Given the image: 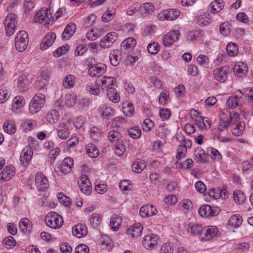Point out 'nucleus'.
Segmentation results:
<instances>
[{
  "label": "nucleus",
  "instance_id": "f257e3e1",
  "mask_svg": "<svg viewBox=\"0 0 253 253\" xmlns=\"http://www.w3.org/2000/svg\"><path fill=\"white\" fill-rule=\"evenodd\" d=\"M239 114L234 112L232 115L231 113L226 110L220 115V120L218 125V130L223 131L227 128L231 124L238 122Z\"/></svg>",
  "mask_w": 253,
  "mask_h": 253
},
{
  "label": "nucleus",
  "instance_id": "f03ea898",
  "mask_svg": "<svg viewBox=\"0 0 253 253\" xmlns=\"http://www.w3.org/2000/svg\"><path fill=\"white\" fill-rule=\"evenodd\" d=\"M47 226L53 229H58L63 224L62 217L55 212H50L45 217L44 219Z\"/></svg>",
  "mask_w": 253,
  "mask_h": 253
},
{
  "label": "nucleus",
  "instance_id": "7ed1b4c3",
  "mask_svg": "<svg viewBox=\"0 0 253 253\" xmlns=\"http://www.w3.org/2000/svg\"><path fill=\"white\" fill-rule=\"evenodd\" d=\"M45 103V96L42 93L36 94L29 104V111L31 114L39 112Z\"/></svg>",
  "mask_w": 253,
  "mask_h": 253
},
{
  "label": "nucleus",
  "instance_id": "20e7f679",
  "mask_svg": "<svg viewBox=\"0 0 253 253\" xmlns=\"http://www.w3.org/2000/svg\"><path fill=\"white\" fill-rule=\"evenodd\" d=\"M28 35L25 31H20L15 38V48L19 51H24L28 43Z\"/></svg>",
  "mask_w": 253,
  "mask_h": 253
},
{
  "label": "nucleus",
  "instance_id": "39448f33",
  "mask_svg": "<svg viewBox=\"0 0 253 253\" xmlns=\"http://www.w3.org/2000/svg\"><path fill=\"white\" fill-rule=\"evenodd\" d=\"M73 165V159L70 157H66L64 159L62 164L55 168V171L58 175L63 176L71 171Z\"/></svg>",
  "mask_w": 253,
  "mask_h": 253
},
{
  "label": "nucleus",
  "instance_id": "423d86ee",
  "mask_svg": "<svg viewBox=\"0 0 253 253\" xmlns=\"http://www.w3.org/2000/svg\"><path fill=\"white\" fill-rule=\"evenodd\" d=\"M49 11V10L47 8L41 9L36 13L34 17V21L40 23H43L44 26H47L50 22V19L52 17L50 12L48 13Z\"/></svg>",
  "mask_w": 253,
  "mask_h": 253
},
{
  "label": "nucleus",
  "instance_id": "0eeeda50",
  "mask_svg": "<svg viewBox=\"0 0 253 253\" xmlns=\"http://www.w3.org/2000/svg\"><path fill=\"white\" fill-rule=\"evenodd\" d=\"M218 233V229L215 226H207L202 228L200 232L199 239L201 240L208 241L215 237Z\"/></svg>",
  "mask_w": 253,
  "mask_h": 253
},
{
  "label": "nucleus",
  "instance_id": "6e6552de",
  "mask_svg": "<svg viewBox=\"0 0 253 253\" xmlns=\"http://www.w3.org/2000/svg\"><path fill=\"white\" fill-rule=\"evenodd\" d=\"M218 208L212 207L209 205L201 206L198 210V213L202 217H210L216 216L219 214Z\"/></svg>",
  "mask_w": 253,
  "mask_h": 253
},
{
  "label": "nucleus",
  "instance_id": "1a4fd4ad",
  "mask_svg": "<svg viewBox=\"0 0 253 253\" xmlns=\"http://www.w3.org/2000/svg\"><path fill=\"white\" fill-rule=\"evenodd\" d=\"M180 10L177 9H169L163 10L158 14V18L161 20H173L180 15Z\"/></svg>",
  "mask_w": 253,
  "mask_h": 253
},
{
  "label": "nucleus",
  "instance_id": "9d476101",
  "mask_svg": "<svg viewBox=\"0 0 253 253\" xmlns=\"http://www.w3.org/2000/svg\"><path fill=\"white\" fill-rule=\"evenodd\" d=\"M35 182L39 191H43L49 186L47 178L42 172H39L36 174Z\"/></svg>",
  "mask_w": 253,
  "mask_h": 253
},
{
  "label": "nucleus",
  "instance_id": "9b49d317",
  "mask_svg": "<svg viewBox=\"0 0 253 253\" xmlns=\"http://www.w3.org/2000/svg\"><path fill=\"white\" fill-rule=\"evenodd\" d=\"M16 15L10 13L7 15L5 20V28L7 36L12 35L15 30Z\"/></svg>",
  "mask_w": 253,
  "mask_h": 253
},
{
  "label": "nucleus",
  "instance_id": "f8f14e48",
  "mask_svg": "<svg viewBox=\"0 0 253 253\" xmlns=\"http://www.w3.org/2000/svg\"><path fill=\"white\" fill-rule=\"evenodd\" d=\"M159 237L154 234L146 235L143 240L142 243L145 248L152 250L155 248L158 245Z\"/></svg>",
  "mask_w": 253,
  "mask_h": 253
},
{
  "label": "nucleus",
  "instance_id": "ddd939ff",
  "mask_svg": "<svg viewBox=\"0 0 253 253\" xmlns=\"http://www.w3.org/2000/svg\"><path fill=\"white\" fill-rule=\"evenodd\" d=\"M50 74L47 71H42L34 84V87L40 89L45 86L49 81Z\"/></svg>",
  "mask_w": 253,
  "mask_h": 253
},
{
  "label": "nucleus",
  "instance_id": "4468645a",
  "mask_svg": "<svg viewBox=\"0 0 253 253\" xmlns=\"http://www.w3.org/2000/svg\"><path fill=\"white\" fill-rule=\"evenodd\" d=\"M118 39V34L115 32L108 33L99 42L101 47L103 48H108L110 47L114 42Z\"/></svg>",
  "mask_w": 253,
  "mask_h": 253
},
{
  "label": "nucleus",
  "instance_id": "2eb2a0df",
  "mask_svg": "<svg viewBox=\"0 0 253 253\" xmlns=\"http://www.w3.org/2000/svg\"><path fill=\"white\" fill-rule=\"evenodd\" d=\"M33 155V151L32 147L29 146L26 147L22 150L20 155V164L24 167L27 166L29 162L31 161Z\"/></svg>",
  "mask_w": 253,
  "mask_h": 253
},
{
  "label": "nucleus",
  "instance_id": "dca6fc26",
  "mask_svg": "<svg viewBox=\"0 0 253 253\" xmlns=\"http://www.w3.org/2000/svg\"><path fill=\"white\" fill-rule=\"evenodd\" d=\"M243 96V93L241 91H238L235 95L231 96L227 100L226 104L229 108H236L237 107L242 105L241 99Z\"/></svg>",
  "mask_w": 253,
  "mask_h": 253
},
{
  "label": "nucleus",
  "instance_id": "f3484780",
  "mask_svg": "<svg viewBox=\"0 0 253 253\" xmlns=\"http://www.w3.org/2000/svg\"><path fill=\"white\" fill-rule=\"evenodd\" d=\"M179 36L177 31H172L168 33L163 38V44L165 46L169 47L176 41Z\"/></svg>",
  "mask_w": 253,
  "mask_h": 253
},
{
  "label": "nucleus",
  "instance_id": "a211bd4d",
  "mask_svg": "<svg viewBox=\"0 0 253 253\" xmlns=\"http://www.w3.org/2000/svg\"><path fill=\"white\" fill-rule=\"evenodd\" d=\"M143 226L140 223H137L130 226L127 230L126 233L132 238H137L141 235Z\"/></svg>",
  "mask_w": 253,
  "mask_h": 253
},
{
  "label": "nucleus",
  "instance_id": "6ab92c4d",
  "mask_svg": "<svg viewBox=\"0 0 253 253\" xmlns=\"http://www.w3.org/2000/svg\"><path fill=\"white\" fill-rule=\"evenodd\" d=\"M106 70L104 64L92 65L89 68L88 73L91 77H98L101 76Z\"/></svg>",
  "mask_w": 253,
  "mask_h": 253
},
{
  "label": "nucleus",
  "instance_id": "aec40b11",
  "mask_svg": "<svg viewBox=\"0 0 253 253\" xmlns=\"http://www.w3.org/2000/svg\"><path fill=\"white\" fill-rule=\"evenodd\" d=\"M228 68L226 66L221 67L213 70L214 78L220 82H224L227 77Z\"/></svg>",
  "mask_w": 253,
  "mask_h": 253
},
{
  "label": "nucleus",
  "instance_id": "412c9836",
  "mask_svg": "<svg viewBox=\"0 0 253 253\" xmlns=\"http://www.w3.org/2000/svg\"><path fill=\"white\" fill-rule=\"evenodd\" d=\"M115 82V79L110 77H104L101 79H97L96 81V84L99 86H101L102 89H106L107 90L109 87H112Z\"/></svg>",
  "mask_w": 253,
  "mask_h": 253
},
{
  "label": "nucleus",
  "instance_id": "4be33fe9",
  "mask_svg": "<svg viewBox=\"0 0 253 253\" xmlns=\"http://www.w3.org/2000/svg\"><path fill=\"white\" fill-rule=\"evenodd\" d=\"M157 212L156 209L152 205H146L142 206L139 211L140 215L142 217L155 215Z\"/></svg>",
  "mask_w": 253,
  "mask_h": 253
},
{
  "label": "nucleus",
  "instance_id": "5701e85b",
  "mask_svg": "<svg viewBox=\"0 0 253 253\" xmlns=\"http://www.w3.org/2000/svg\"><path fill=\"white\" fill-rule=\"evenodd\" d=\"M81 183L79 186L82 192L86 195L91 193L92 187L89 179L86 176L82 177L81 179Z\"/></svg>",
  "mask_w": 253,
  "mask_h": 253
},
{
  "label": "nucleus",
  "instance_id": "b1692460",
  "mask_svg": "<svg viewBox=\"0 0 253 253\" xmlns=\"http://www.w3.org/2000/svg\"><path fill=\"white\" fill-rule=\"evenodd\" d=\"M72 233L74 236L80 238L85 236L87 234L86 226L82 224H78L72 228Z\"/></svg>",
  "mask_w": 253,
  "mask_h": 253
},
{
  "label": "nucleus",
  "instance_id": "393cba45",
  "mask_svg": "<svg viewBox=\"0 0 253 253\" xmlns=\"http://www.w3.org/2000/svg\"><path fill=\"white\" fill-rule=\"evenodd\" d=\"M56 39V34L54 33H51L50 34L46 35L42 40L41 44V48L42 50H45L49 46L51 45Z\"/></svg>",
  "mask_w": 253,
  "mask_h": 253
},
{
  "label": "nucleus",
  "instance_id": "a878e982",
  "mask_svg": "<svg viewBox=\"0 0 253 253\" xmlns=\"http://www.w3.org/2000/svg\"><path fill=\"white\" fill-rule=\"evenodd\" d=\"M136 44V40L132 37L128 38L122 42L121 47V50L126 51L132 49Z\"/></svg>",
  "mask_w": 253,
  "mask_h": 253
},
{
  "label": "nucleus",
  "instance_id": "bb28decb",
  "mask_svg": "<svg viewBox=\"0 0 253 253\" xmlns=\"http://www.w3.org/2000/svg\"><path fill=\"white\" fill-rule=\"evenodd\" d=\"M231 125V131L235 136H239L241 135L244 132L245 124L244 122L233 123Z\"/></svg>",
  "mask_w": 253,
  "mask_h": 253
},
{
  "label": "nucleus",
  "instance_id": "cd10ccee",
  "mask_svg": "<svg viewBox=\"0 0 253 253\" xmlns=\"http://www.w3.org/2000/svg\"><path fill=\"white\" fill-rule=\"evenodd\" d=\"M195 160L197 162L205 163L207 162L208 155L201 148H198L194 152Z\"/></svg>",
  "mask_w": 253,
  "mask_h": 253
},
{
  "label": "nucleus",
  "instance_id": "c85d7f7f",
  "mask_svg": "<svg viewBox=\"0 0 253 253\" xmlns=\"http://www.w3.org/2000/svg\"><path fill=\"white\" fill-rule=\"evenodd\" d=\"M14 167L12 165L6 166L1 171V179L5 181L9 180L14 175Z\"/></svg>",
  "mask_w": 253,
  "mask_h": 253
},
{
  "label": "nucleus",
  "instance_id": "c756f323",
  "mask_svg": "<svg viewBox=\"0 0 253 253\" xmlns=\"http://www.w3.org/2000/svg\"><path fill=\"white\" fill-rule=\"evenodd\" d=\"M76 26L74 23L68 24L65 28L62 33V38L63 40H69L74 34Z\"/></svg>",
  "mask_w": 253,
  "mask_h": 253
},
{
  "label": "nucleus",
  "instance_id": "7c9ffc66",
  "mask_svg": "<svg viewBox=\"0 0 253 253\" xmlns=\"http://www.w3.org/2000/svg\"><path fill=\"white\" fill-rule=\"evenodd\" d=\"M202 226L201 225L196 222H190L188 224L187 231L192 235H198L200 237V234L202 231Z\"/></svg>",
  "mask_w": 253,
  "mask_h": 253
},
{
  "label": "nucleus",
  "instance_id": "2f4dec72",
  "mask_svg": "<svg viewBox=\"0 0 253 253\" xmlns=\"http://www.w3.org/2000/svg\"><path fill=\"white\" fill-rule=\"evenodd\" d=\"M57 130L58 135L61 139H66L69 136L70 131L66 124H60Z\"/></svg>",
  "mask_w": 253,
  "mask_h": 253
},
{
  "label": "nucleus",
  "instance_id": "473e14b6",
  "mask_svg": "<svg viewBox=\"0 0 253 253\" xmlns=\"http://www.w3.org/2000/svg\"><path fill=\"white\" fill-rule=\"evenodd\" d=\"M248 70L247 65L243 62H240L236 64L234 67V72L235 75L239 76L245 75Z\"/></svg>",
  "mask_w": 253,
  "mask_h": 253
},
{
  "label": "nucleus",
  "instance_id": "72a5a7b5",
  "mask_svg": "<svg viewBox=\"0 0 253 253\" xmlns=\"http://www.w3.org/2000/svg\"><path fill=\"white\" fill-rule=\"evenodd\" d=\"M25 103V99L22 96H16L13 100L12 109L14 112H19V109L22 108Z\"/></svg>",
  "mask_w": 253,
  "mask_h": 253
},
{
  "label": "nucleus",
  "instance_id": "f704fd0d",
  "mask_svg": "<svg viewBox=\"0 0 253 253\" xmlns=\"http://www.w3.org/2000/svg\"><path fill=\"white\" fill-rule=\"evenodd\" d=\"M19 228L23 233L30 232L31 228V222L28 218H22L19 222Z\"/></svg>",
  "mask_w": 253,
  "mask_h": 253
},
{
  "label": "nucleus",
  "instance_id": "c9c22d12",
  "mask_svg": "<svg viewBox=\"0 0 253 253\" xmlns=\"http://www.w3.org/2000/svg\"><path fill=\"white\" fill-rule=\"evenodd\" d=\"M107 95L110 100L114 103H117L120 100V97L116 89L113 87H109Z\"/></svg>",
  "mask_w": 253,
  "mask_h": 253
},
{
  "label": "nucleus",
  "instance_id": "e433bc0d",
  "mask_svg": "<svg viewBox=\"0 0 253 253\" xmlns=\"http://www.w3.org/2000/svg\"><path fill=\"white\" fill-rule=\"evenodd\" d=\"M86 152L90 158H96L99 155V151L94 144L89 143L85 147Z\"/></svg>",
  "mask_w": 253,
  "mask_h": 253
},
{
  "label": "nucleus",
  "instance_id": "4c0bfd02",
  "mask_svg": "<svg viewBox=\"0 0 253 253\" xmlns=\"http://www.w3.org/2000/svg\"><path fill=\"white\" fill-rule=\"evenodd\" d=\"M224 5L223 0H215L211 4V12L214 14L216 13L222 9Z\"/></svg>",
  "mask_w": 253,
  "mask_h": 253
},
{
  "label": "nucleus",
  "instance_id": "58836bf2",
  "mask_svg": "<svg viewBox=\"0 0 253 253\" xmlns=\"http://www.w3.org/2000/svg\"><path fill=\"white\" fill-rule=\"evenodd\" d=\"M59 118L58 112L55 110H51L49 111L46 116V119L48 122L51 124H55Z\"/></svg>",
  "mask_w": 253,
  "mask_h": 253
},
{
  "label": "nucleus",
  "instance_id": "ea45409f",
  "mask_svg": "<svg viewBox=\"0 0 253 253\" xmlns=\"http://www.w3.org/2000/svg\"><path fill=\"white\" fill-rule=\"evenodd\" d=\"M139 9L141 15L143 17H146L148 14L154 11V6L151 3L146 2L142 6H140Z\"/></svg>",
  "mask_w": 253,
  "mask_h": 253
},
{
  "label": "nucleus",
  "instance_id": "a19ab883",
  "mask_svg": "<svg viewBox=\"0 0 253 253\" xmlns=\"http://www.w3.org/2000/svg\"><path fill=\"white\" fill-rule=\"evenodd\" d=\"M75 77L73 75H68L63 79V85L66 88L73 87L75 84Z\"/></svg>",
  "mask_w": 253,
  "mask_h": 253
},
{
  "label": "nucleus",
  "instance_id": "79ce46f5",
  "mask_svg": "<svg viewBox=\"0 0 253 253\" xmlns=\"http://www.w3.org/2000/svg\"><path fill=\"white\" fill-rule=\"evenodd\" d=\"M211 20L209 17V15L204 13L199 15L197 18V23L199 26H206L209 24Z\"/></svg>",
  "mask_w": 253,
  "mask_h": 253
},
{
  "label": "nucleus",
  "instance_id": "37998d69",
  "mask_svg": "<svg viewBox=\"0 0 253 253\" xmlns=\"http://www.w3.org/2000/svg\"><path fill=\"white\" fill-rule=\"evenodd\" d=\"M17 86L21 89H26L28 84V80L26 75L22 74L19 76Z\"/></svg>",
  "mask_w": 253,
  "mask_h": 253
},
{
  "label": "nucleus",
  "instance_id": "c03bdc74",
  "mask_svg": "<svg viewBox=\"0 0 253 253\" xmlns=\"http://www.w3.org/2000/svg\"><path fill=\"white\" fill-rule=\"evenodd\" d=\"M146 167L145 163L140 160L135 161L131 166L132 170L136 173H141Z\"/></svg>",
  "mask_w": 253,
  "mask_h": 253
},
{
  "label": "nucleus",
  "instance_id": "a18cd8bd",
  "mask_svg": "<svg viewBox=\"0 0 253 253\" xmlns=\"http://www.w3.org/2000/svg\"><path fill=\"white\" fill-rule=\"evenodd\" d=\"M180 209L183 212L186 213L192 209V203L188 199H184L180 203Z\"/></svg>",
  "mask_w": 253,
  "mask_h": 253
},
{
  "label": "nucleus",
  "instance_id": "49530a36",
  "mask_svg": "<svg viewBox=\"0 0 253 253\" xmlns=\"http://www.w3.org/2000/svg\"><path fill=\"white\" fill-rule=\"evenodd\" d=\"M115 13V9L114 8H109L102 15V19L103 21L108 22L112 20L114 18Z\"/></svg>",
  "mask_w": 253,
  "mask_h": 253
},
{
  "label": "nucleus",
  "instance_id": "de8ad7c7",
  "mask_svg": "<svg viewBox=\"0 0 253 253\" xmlns=\"http://www.w3.org/2000/svg\"><path fill=\"white\" fill-rule=\"evenodd\" d=\"M226 51L229 56H234L238 53V48L235 43L230 42L227 45Z\"/></svg>",
  "mask_w": 253,
  "mask_h": 253
},
{
  "label": "nucleus",
  "instance_id": "09e8293b",
  "mask_svg": "<svg viewBox=\"0 0 253 253\" xmlns=\"http://www.w3.org/2000/svg\"><path fill=\"white\" fill-rule=\"evenodd\" d=\"M3 129L5 132L11 134L15 132L16 128L15 124L12 121H7L4 123Z\"/></svg>",
  "mask_w": 253,
  "mask_h": 253
},
{
  "label": "nucleus",
  "instance_id": "8fccbe9b",
  "mask_svg": "<svg viewBox=\"0 0 253 253\" xmlns=\"http://www.w3.org/2000/svg\"><path fill=\"white\" fill-rule=\"evenodd\" d=\"M77 96L74 94H67L65 96V104L68 107H73L76 103Z\"/></svg>",
  "mask_w": 253,
  "mask_h": 253
},
{
  "label": "nucleus",
  "instance_id": "3c124183",
  "mask_svg": "<svg viewBox=\"0 0 253 253\" xmlns=\"http://www.w3.org/2000/svg\"><path fill=\"white\" fill-rule=\"evenodd\" d=\"M233 196L235 202L238 204L243 203L246 199L243 193L238 190L234 191Z\"/></svg>",
  "mask_w": 253,
  "mask_h": 253
},
{
  "label": "nucleus",
  "instance_id": "603ef678",
  "mask_svg": "<svg viewBox=\"0 0 253 253\" xmlns=\"http://www.w3.org/2000/svg\"><path fill=\"white\" fill-rule=\"evenodd\" d=\"M126 151V146L124 142L122 140L119 141L117 144L115 145V154L121 156L123 155Z\"/></svg>",
  "mask_w": 253,
  "mask_h": 253
},
{
  "label": "nucleus",
  "instance_id": "864d4df0",
  "mask_svg": "<svg viewBox=\"0 0 253 253\" xmlns=\"http://www.w3.org/2000/svg\"><path fill=\"white\" fill-rule=\"evenodd\" d=\"M160 45L158 42H153L148 45L147 50L150 53L155 54L160 51Z\"/></svg>",
  "mask_w": 253,
  "mask_h": 253
},
{
  "label": "nucleus",
  "instance_id": "5fc2aeb1",
  "mask_svg": "<svg viewBox=\"0 0 253 253\" xmlns=\"http://www.w3.org/2000/svg\"><path fill=\"white\" fill-rule=\"evenodd\" d=\"M109 59L111 65L117 66L120 63L121 57L115 53V51H113L110 54Z\"/></svg>",
  "mask_w": 253,
  "mask_h": 253
},
{
  "label": "nucleus",
  "instance_id": "6e6d98bb",
  "mask_svg": "<svg viewBox=\"0 0 253 253\" xmlns=\"http://www.w3.org/2000/svg\"><path fill=\"white\" fill-rule=\"evenodd\" d=\"M129 135L133 138H139L141 135V131L137 126L130 128L128 130Z\"/></svg>",
  "mask_w": 253,
  "mask_h": 253
},
{
  "label": "nucleus",
  "instance_id": "4d7b16f0",
  "mask_svg": "<svg viewBox=\"0 0 253 253\" xmlns=\"http://www.w3.org/2000/svg\"><path fill=\"white\" fill-rule=\"evenodd\" d=\"M100 113L103 117H111L114 114L113 110L106 105L102 106L100 110Z\"/></svg>",
  "mask_w": 253,
  "mask_h": 253
},
{
  "label": "nucleus",
  "instance_id": "13d9d810",
  "mask_svg": "<svg viewBox=\"0 0 253 253\" xmlns=\"http://www.w3.org/2000/svg\"><path fill=\"white\" fill-rule=\"evenodd\" d=\"M242 219L240 215L234 214L230 217L229 222L234 226H238L242 223Z\"/></svg>",
  "mask_w": 253,
  "mask_h": 253
},
{
  "label": "nucleus",
  "instance_id": "bf43d9fd",
  "mask_svg": "<svg viewBox=\"0 0 253 253\" xmlns=\"http://www.w3.org/2000/svg\"><path fill=\"white\" fill-rule=\"evenodd\" d=\"M3 244L6 248H11L15 246L16 242L12 236H9L4 239Z\"/></svg>",
  "mask_w": 253,
  "mask_h": 253
},
{
  "label": "nucleus",
  "instance_id": "052dcab7",
  "mask_svg": "<svg viewBox=\"0 0 253 253\" xmlns=\"http://www.w3.org/2000/svg\"><path fill=\"white\" fill-rule=\"evenodd\" d=\"M108 138L111 141H120L121 134L117 130H111L108 133Z\"/></svg>",
  "mask_w": 253,
  "mask_h": 253
},
{
  "label": "nucleus",
  "instance_id": "680f3d73",
  "mask_svg": "<svg viewBox=\"0 0 253 253\" xmlns=\"http://www.w3.org/2000/svg\"><path fill=\"white\" fill-rule=\"evenodd\" d=\"M122 223L121 219L119 217H114L110 222V226L114 231H117Z\"/></svg>",
  "mask_w": 253,
  "mask_h": 253
},
{
  "label": "nucleus",
  "instance_id": "e2e57ef3",
  "mask_svg": "<svg viewBox=\"0 0 253 253\" xmlns=\"http://www.w3.org/2000/svg\"><path fill=\"white\" fill-rule=\"evenodd\" d=\"M58 201L65 207L69 206L71 204V199L65 195L59 193L58 196Z\"/></svg>",
  "mask_w": 253,
  "mask_h": 253
},
{
  "label": "nucleus",
  "instance_id": "0e129e2a",
  "mask_svg": "<svg viewBox=\"0 0 253 253\" xmlns=\"http://www.w3.org/2000/svg\"><path fill=\"white\" fill-rule=\"evenodd\" d=\"M69 49V46L68 45H63L56 49L54 52L53 55L55 57H59L63 54H65Z\"/></svg>",
  "mask_w": 253,
  "mask_h": 253
},
{
  "label": "nucleus",
  "instance_id": "69168bd1",
  "mask_svg": "<svg viewBox=\"0 0 253 253\" xmlns=\"http://www.w3.org/2000/svg\"><path fill=\"white\" fill-rule=\"evenodd\" d=\"M100 241L101 242V244L102 246H105L107 248L111 249L112 248V244L110 238L106 236H102Z\"/></svg>",
  "mask_w": 253,
  "mask_h": 253
},
{
  "label": "nucleus",
  "instance_id": "338daca9",
  "mask_svg": "<svg viewBox=\"0 0 253 253\" xmlns=\"http://www.w3.org/2000/svg\"><path fill=\"white\" fill-rule=\"evenodd\" d=\"M9 98L8 91L5 87L0 89V104L4 103Z\"/></svg>",
  "mask_w": 253,
  "mask_h": 253
},
{
  "label": "nucleus",
  "instance_id": "774afa93",
  "mask_svg": "<svg viewBox=\"0 0 253 253\" xmlns=\"http://www.w3.org/2000/svg\"><path fill=\"white\" fill-rule=\"evenodd\" d=\"M173 248L172 245L170 243L164 244L161 248L160 253H172Z\"/></svg>",
  "mask_w": 253,
  "mask_h": 253
}]
</instances>
